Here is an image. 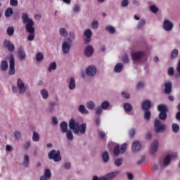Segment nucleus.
Returning a JSON list of instances; mask_svg holds the SVG:
<instances>
[{"instance_id": "f257e3e1", "label": "nucleus", "mask_w": 180, "mask_h": 180, "mask_svg": "<svg viewBox=\"0 0 180 180\" xmlns=\"http://www.w3.org/2000/svg\"><path fill=\"white\" fill-rule=\"evenodd\" d=\"M176 157H178V153H173L159 159L158 163L153 165V171L155 172L157 171H162V169H165V168H167V167L171 164L172 160L176 158Z\"/></svg>"}, {"instance_id": "f03ea898", "label": "nucleus", "mask_w": 180, "mask_h": 180, "mask_svg": "<svg viewBox=\"0 0 180 180\" xmlns=\"http://www.w3.org/2000/svg\"><path fill=\"white\" fill-rule=\"evenodd\" d=\"M69 127L70 130H72L74 134L79 136H84L86 133V124L82 123L81 124L78 121H76L73 118L70 119L69 121Z\"/></svg>"}, {"instance_id": "7ed1b4c3", "label": "nucleus", "mask_w": 180, "mask_h": 180, "mask_svg": "<svg viewBox=\"0 0 180 180\" xmlns=\"http://www.w3.org/2000/svg\"><path fill=\"white\" fill-rule=\"evenodd\" d=\"M131 58L134 65H140L147 61V55L143 51H136L131 53Z\"/></svg>"}, {"instance_id": "20e7f679", "label": "nucleus", "mask_w": 180, "mask_h": 180, "mask_svg": "<svg viewBox=\"0 0 180 180\" xmlns=\"http://www.w3.org/2000/svg\"><path fill=\"white\" fill-rule=\"evenodd\" d=\"M22 23L25 25L26 30H32L34 29V21L32 19L28 13H23L22 14Z\"/></svg>"}, {"instance_id": "39448f33", "label": "nucleus", "mask_w": 180, "mask_h": 180, "mask_svg": "<svg viewBox=\"0 0 180 180\" xmlns=\"http://www.w3.org/2000/svg\"><path fill=\"white\" fill-rule=\"evenodd\" d=\"M120 174V172H114L108 173L107 174L102 176H94L92 177V180H112L117 176Z\"/></svg>"}, {"instance_id": "423d86ee", "label": "nucleus", "mask_w": 180, "mask_h": 180, "mask_svg": "<svg viewBox=\"0 0 180 180\" xmlns=\"http://www.w3.org/2000/svg\"><path fill=\"white\" fill-rule=\"evenodd\" d=\"M48 157L49 160H53L54 162H60V161L62 160L60 150H52L49 153Z\"/></svg>"}, {"instance_id": "0eeeda50", "label": "nucleus", "mask_w": 180, "mask_h": 180, "mask_svg": "<svg viewBox=\"0 0 180 180\" xmlns=\"http://www.w3.org/2000/svg\"><path fill=\"white\" fill-rule=\"evenodd\" d=\"M127 150V143H123L121 147L119 146V145H115L114 148V155L115 157H117L120 154H124L126 153V150Z\"/></svg>"}, {"instance_id": "6e6552de", "label": "nucleus", "mask_w": 180, "mask_h": 180, "mask_svg": "<svg viewBox=\"0 0 180 180\" xmlns=\"http://www.w3.org/2000/svg\"><path fill=\"white\" fill-rule=\"evenodd\" d=\"M158 110L160 112L159 117L162 120L167 119V112H168V108L164 104L158 105Z\"/></svg>"}, {"instance_id": "1a4fd4ad", "label": "nucleus", "mask_w": 180, "mask_h": 180, "mask_svg": "<svg viewBox=\"0 0 180 180\" xmlns=\"http://www.w3.org/2000/svg\"><path fill=\"white\" fill-rule=\"evenodd\" d=\"M154 129L155 133H163V131H165L167 126H165V124L161 123V121L159 120H155L154 123Z\"/></svg>"}, {"instance_id": "9d476101", "label": "nucleus", "mask_w": 180, "mask_h": 180, "mask_svg": "<svg viewBox=\"0 0 180 180\" xmlns=\"http://www.w3.org/2000/svg\"><path fill=\"white\" fill-rule=\"evenodd\" d=\"M159 146H160V141H158V140H155L152 142L149 149V153L152 157H154V155L157 154V152L158 151Z\"/></svg>"}, {"instance_id": "9b49d317", "label": "nucleus", "mask_w": 180, "mask_h": 180, "mask_svg": "<svg viewBox=\"0 0 180 180\" xmlns=\"http://www.w3.org/2000/svg\"><path fill=\"white\" fill-rule=\"evenodd\" d=\"M162 28L165 32H172L174 22L168 19H165L162 22Z\"/></svg>"}, {"instance_id": "f8f14e48", "label": "nucleus", "mask_w": 180, "mask_h": 180, "mask_svg": "<svg viewBox=\"0 0 180 180\" xmlns=\"http://www.w3.org/2000/svg\"><path fill=\"white\" fill-rule=\"evenodd\" d=\"M97 72L98 69L96 68V66L94 65H89L86 68V75L90 78L95 77Z\"/></svg>"}, {"instance_id": "ddd939ff", "label": "nucleus", "mask_w": 180, "mask_h": 180, "mask_svg": "<svg viewBox=\"0 0 180 180\" xmlns=\"http://www.w3.org/2000/svg\"><path fill=\"white\" fill-rule=\"evenodd\" d=\"M17 88L18 89V94L20 95L25 94L27 89V86L25 84V82L22 79H18L17 80Z\"/></svg>"}, {"instance_id": "4468645a", "label": "nucleus", "mask_w": 180, "mask_h": 180, "mask_svg": "<svg viewBox=\"0 0 180 180\" xmlns=\"http://www.w3.org/2000/svg\"><path fill=\"white\" fill-rule=\"evenodd\" d=\"M9 61L8 74L13 75L16 72V70L15 69V57H13V55H10Z\"/></svg>"}, {"instance_id": "2eb2a0df", "label": "nucleus", "mask_w": 180, "mask_h": 180, "mask_svg": "<svg viewBox=\"0 0 180 180\" xmlns=\"http://www.w3.org/2000/svg\"><path fill=\"white\" fill-rule=\"evenodd\" d=\"M61 49L63 54H68L70 50H71V42L67 40L63 41L61 45Z\"/></svg>"}, {"instance_id": "dca6fc26", "label": "nucleus", "mask_w": 180, "mask_h": 180, "mask_svg": "<svg viewBox=\"0 0 180 180\" xmlns=\"http://www.w3.org/2000/svg\"><path fill=\"white\" fill-rule=\"evenodd\" d=\"M84 39V44H89L91 43V37H92V30L91 29H86L84 31L83 33Z\"/></svg>"}, {"instance_id": "f3484780", "label": "nucleus", "mask_w": 180, "mask_h": 180, "mask_svg": "<svg viewBox=\"0 0 180 180\" xmlns=\"http://www.w3.org/2000/svg\"><path fill=\"white\" fill-rule=\"evenodd\" d=\"M141 142L139 141H134L131 144V151L133 153H139L141 150Z\"/></svg>"}, {"instance_id": "a211bd4d", "label": "nucleus", "mask_w": 180, "mask_h": 180, "mask_svg": "<svg viewBox=\"0 0 180 180\" xmlns=\"http://www.w3.org/2000/svg\"><path fill=\"white\" fill-rule=\"evenodd\" d=\"M94 46L91 45H88L85 49H84V54L85 57H92L94 56Z\"/></svg>"}, {"instance_id": "6ab92c4d", "label": "nucleus", "mask_w": 180, "mask_h": 180, "mask_svg": "<svg viewBox=\"0 0 180 180\" xmlns=\"http://www.w3.org/2000/svg\"><path fill=\"white\" fill-rule=\"evenodd\" d=\"M50 178H51V170L50 169H46L44 174L40 176L39 180H50Z\"/></svg>"}, {"instance_id": "aec40b11", "label": "nucleus", "mask_w": 180, "mask_h": 180, "mask_svg": "<svg viewBox=\"0 0 180 180\" xmlns=\"http://www.w3.org/2000/svg\"><path fill=\"white\" fill-rule=\"evenodd\" d=\"M68 88L70 91H74V89L77 88V84H75V78H74L73 77L69 79Z\"/></svg>"}, {"instance_id": "412c9836", "label": "nucleus", "mask_w": 180, "mask_h": 180, "mask_svg": "<svg viewBox=\"0 0 180 180\" xmlns=\"http://www.w3.org/2000/svg\"><path fill=\"white\" fill-rule=\"evenodd\" d=\"M57 70V63L56 61L51 62L48 66L47 71L48 72H53Z\"/></svg>"}, {"instance_id": "4be33fe9", "label": "nucleus", "mask_w": 180, "mask_h": 180, "mask_svg": "<svg viewBox=\"0 0 180 180\" xmlns=\"http://www.w3.org/2000/svg\"><path fill=\"white\" fill-rule=\"evenodd\" d=\"M165 94H171V91L172 89V84L170 82H165Z\"/></svg>"}, {"instance_id": "5701e85b", "label": "nucleus", "mask_w": 180, "mask_h": 180, "mask_svg": "<svg viewBox=\"0 0 180 180\" xmlns=\"http://www.w3.org/2000/svg\"><path fill=\"white\" fill-rule=\"evenodd\" d=\"M8 68H9V64L8 63V61L5 60H1L0 64V69L1 70V71H8Z\"/></svg>"}, {"instance_id": "b1692460", "label": "nucleus", "mask_w": 180, "mask_h": 180, "mask_svg": "<svg viewBox=\"0 0 180 180\" xmlns=\"http://www.w3.org/2000/svg\"><path fill=\"white\" fill-rule=\"evenodd\" d=\"M29 162H30V156L27 154L24 155L22 163L23 167L27 168V167H29Z\"/></svg>"}, {"instance_id": "393cba45", "label": "nucleus", "mask_w": 180, "mask_h": 180, "mask_svg": "<svg viewBox=\"0 0 180 180\" xmlns=\"http://www.w3.org/2000/svg\"><path fill=\"white\" fill-rule=\"evenodd\" d=\"M40 95L42 98V99H44L45 101L47 100L49 96H50L49 94V90L46 89H42L40 90Z\"/></svg>"}, {"instance_id": "a878e982", "label": "nucleus", "mask_w": 180, "mask_h": 180, "mask_svg": "<svg viewBox=\"0 0 180 180\" xmlns=\"http://www.w3.org/2000/svg\"><path fill=\"white\" fill-rule=\"evenodd\" d=\"M27 32H29V34L27 37V40L28 41H33V40H34V30H27Z\"/></svg>"}, {"instance_id": "bb28decb", "label": "nucleus", "mask_w": 180, "mask_h": 180, "mask_svg": "<svg viewBox=\"0 0 180 180\" xmlns=\"http://www.w3.org/2000/svg\"><path fill=\"white\" fill-rule=\"evenodd\" d=\"M18 55L20 57V60H22V61L26 59V53L25 52V50H23L22 46H20L18 49Z\"/></svg>"}, {"instance_id": "cd10ccee", "label": "nucleus", "mask_w": 180, "mask_h": 180, "mask_svg": "<svg viewBox=\"0 0 180 180\" xmlns=\"http://www.w3.org/2000/svg\"><path fill=\"white\" fill-rule=\"evenodd\" d=\"M60 127L62 133H65L68 131V123L67 122H65V121L62 122L60 124Z\"/></svg>"}, {"instance_id": "c85d7f7f", "label": "nucleus", "mask_w": 180, "mask_h": 180, "mask_svg": "<svg viewBox=\"0 0 180 180\" xmlns=\"http://www.w3.org/2000/svg\"><path fill=\"white\" fill-rule=\"evenodd\" d=\"M86 107L89 110H94V109H95V108L96 107V105L93 101H88L86 103Z\"/></svg>"}, {"instance_id": "c756f323", "label": "nucleus", "mask_w": 180, "mask_h": 180, "mask_svg": "<svg viewBox=\"0 0 180 180\" xmlns=\"http://www.w3.org/2000/svg\"><path fill=\"white\" fill-rule=\"evenodd\" d=\"M141 106L143 110H148V109L151 108V102L148 100H146L143 103H142Z\"/></svg>"}, {"instance_id": "7c9ffc66", "label": "nucleus", "mask_w": 180, "mask_h": 180, "mask_svg": "<svg viewBox=\"0 0 180 180\" xmlns=\"http://www.w3.org/2000/svg\"><path fill=\"white\" fill-rule=\"evenodd\" d=\"M59 35L61 37H67V36H68V31H67V29L64 28V27H60L59 29Z\"/></svg>"}, {"instance_id": "2f4dec72", "label": "nucleus", "mask_w": 180, "mask_h": 180, "mask_svg": "<svg viewBox=\"0 0 180 180\" xmlns=\"http://www.w3.org/2000/svg\"><path fill=\"white\" fill-rule=\"evenodd\" d=\"M65 133H66L65 136L68 141H72L74 140V134H72V131L71 130H68Z\"/></svg>"}, {"instance_id": "473e14b6", "label": "nucleus", "mask_w": 180, "mask_h": 180, "mask_svg": "<svg viewBox=\"0 0 180 180\" xmlns=\"http://www.w3.org/2000/svg\"><path fill=\"white\" fill-rule=\"evenodd\" d=\"M105 30L106 32H108V33H110V34H115V33H116V28L112 25L105 26Z\"/></svg>"}, {"instance_id": "72a5a7b5", "label": "nucleus", "mask_w": 180, "mask_h": 180, "mask_svg": "<svg viewBox=\"0 0 180 180\" xmlns=\"http://www.w3.org/2000/svg\"><path fill=\"white\" fill-rule=\"evenodd\" d=\"M78 110L82 115H88V113H89V111L86 110L84 105H80L79 106Z\"/></svg>"}, {"instance_id": "f704fd0d", "label": "nucleus", "mask_w": 180, "mask_h": 180, "mask_svg": "<svg viewBox=\"0 0 180 180\" xmlns=\"http://www.w3.org/2000/svg\"><path fill=\"white\" fill-rule=\"evenodd\" d=\"M32 141H34L35 143H39L40 141V134L38 132H33Z\"/></svg>"}, {"instance_id": "c9c22d12", "label": "nucleus", "mask_w": 180, "mask_h": 180, "mask_svg": "<svg viewBox=\"0 0 180 180\" xmlns=\"http://www.w3.org/2000/svg\"><path fill=\"white\" fill-rule=\"evenodd\" d=\"M178 54H179V51H178V49H174L170 54V58L172 60H175V58H176V57H178Z\"/></svg>"}, {"instance_id": "e433bc0d", "label": "nucleus", "mask_w": 180, "mask_h": 180, "mask_svg": "<svg viewBox=\"0 0 180 180\" xmlns=\"http://www.w3.org/2000/svg\"><path fill=\"white\" fill-rule=\"evenodd\" d=\"M123 108L125 110V112H131V110H133V106L131 105V104L129 103H125L123 105Z\"/></svg>"}, {"instance_id": "4c0bfd02", "label": "nucleus", "mask_w": 180, "mask_h": 180, "mask_svg": "<svg viewBox=\"0 0 180 180\" xmlns=\"http://www.w3.org/2000/svg\"><path fill=\"white\" fill-rule=\"evenodd\" d=\"M115 72H122L123 71V64L117 63L114 68Z\"/></svg>"}, {"instance_id": "58836bf2", "label": "nucleus", "mask_w": 180, "mask_h": 180, "mask_svg": "<svg viewBox=\"0 0 180 180\" xmlns=\"http://www.w3.org/2000/svg\"><path fill=\"white\" fill-rule=\"evenodd\" d=\"M77 37L75 36V32L70 31L69 32V38L68 39V41L72 43L73 40H75Z\"/></svg>"}, {"instance_id": "ea45409f", "label": "nucleus", "mask_w": 180, "mask_h": 180, "mask_svg": "<svg viewBox=\"0 0 180 180\" xmlns=\"http://www.w3.org/2000/svg\"><path fill=\"white\" fill-rule=\"evenodd\" d=\"M144 120L148 122L151 117V111L146 110L143 115Z\"/></svg>"}, {"instance_id": "a19ab883", "label": "nucleus", "mask_w": 180, "mask_h": 180, "mask_svg": "<svg viewBox=\"0 0 180 180\" xmlns=\"http://www.w3.org/2000/svg\"><path fill=\"white\" fill-rule=\"evenodd\" d=\"M11 15H13V9L12 8H8L5 11V17L11 18Z\"/></svg>"}, {"instance_id": "79ce46f5", "label": "nucleus", "mask_w": 180, "mask_h": 180, "mask_svg": "<svg viewBox=\"0 0 180 180\" xmlns=\"http://www.w3.org/2000/svg\"><path fill=\"white\" fill-rule=\"evenodd\" d=\"M109 106H110V103H109V101H103L101 103V107L103 108V110H106L108 109V108H109Z\"/></svg>"}, {"instance_id": "37998d69", "label": "nucleus", "mask_w": 180, "mask_h": 180, "mask_svg": "<svg viewBox=\"0 0 180 180\" xmlns=\"http://www.w3.org/2000/svg\"><path fill=\"white\" fill-rule=\"evenodd\" d=\"M172 130L173 133H178L179 131V125L176 123H173L172 124Z\"/></svg>"}, {"instance_id": "c03bdc74", "label": "nucleus", "mask_w": 180, "mask_h": 180, "mask_svg": "<svg viewBox=\"0 0 180 180\" xmlns=\"http://www.w3.org/2000/svg\"><path fill=\"white\" fill-rule=\"evenodd\" d=\"M102 160L103 162H108L109 161V153L108 152L105 151L102 154Z\"/></svg>"}, {"instance_id": "a18cd8bd", "label": "nucleus", "mask_w": 180, "mask_h": 180, "mask_svg": "<svg viewBox=\"0 0 180 180\" xmlns=\"http://www.w3.org/2000/svg\"><path fill=\"white\" fill-rule=\"evenodd\" d=\"M44 58V55H43V53L38 52L36 54V60L37 61H42V60Z\"/></svg>"}, {"instance_id": "49530a36", "label": "nucleus", "mask_w": 180, "mask_h": 180, "mask_svg": "<svg viewBox=\"0 0 180 180\" xmlns=\"http://www.w3.org/2000/svg\"><path fill=\"white\" fill-rule=\"evenodd\" d=\"M146 25V20L144 19H141L140 21L139 22L137 25V28L138 29H143L144 26Z\"/></svg>"}, {"instance_id": "de8ad7c7", "label": "nucleus", "mask_w": 180, "mask_h": 180, "mask_svg": "<svg viewBox=\"0 0 180 180\" xmlns=\"http://www.w3.org/2000/svg\"><path fill=\"white\" fill-rule=\"evenodd\" d=\"M14 33H15V28L13 27H8L7 28V34L8 36H13Z\"/></svg>"}, {"instance_id": "09e8293b", "label": "nucleus", "mask_w": 180, "mask_h": 180, "mask_svg": "<svg viewBox=\"0 0 180 180\" xmlns=\"http://www.w3.org/2000/svg\"><path fill=\"white\" fill-rule=\"evenodd\" d=\"M81 11V6L79 4H75L72 8L74 13H79Z\"/></svg>"}, {"instance_id": "8fccbe9b", "label": "nucleus", "mask_w": 180, "mask_h": 180, "mask_svg": "<svg viewBox=\"0 0 180 180\" xmlns=\"http://www.w3.org/2000/svg\"><path fill=\"white\" fill-rule=\"evenodd\" d=\"M103 111V108L101 106H98L95 108V114L98 115V116H101L102 115V112Z\"/></svg>"}, {"instance_id": "3c124183", "label": "nucleus", "mask_w": 180, "mask_h": 180, "mask_svg": "<svg viewBox=\"0 0 180 180\" xmlns=\"http://www.w3.org/2000/svg\"><path fill=\"white\" fill-rule=\"evenodd\" d=\"M150 11L152 13H157V12H158V7L155 5H151L150 6Z\"/></svg>"}, {"instance_id": "603ef678", "label": "nucleus", "mask_w": 180, "mask_h": 180, "mask_svg": "<svg viewBox=\"0 0 180 180\" xmlns=\"http://www.w3.org/2000/svg\"><path fill=\"white\" fill-rule=\"evenodd\" d=\"M129 0H122L121 1V7L127 8L129 6Z\"/></svg>"}, {"instance_id": "864d4df0", "label": "nucleus", "mask_w": 180, "mask_h": 180, "mask_svg": "<svg viewBox=\"0 0 180 180\" xmlns=\"http://www.w3.org/2000/svg\"><path fill=\"white\" fill-rule=\"evenodd\" d=\"M116 167H120L123 164V158H117L115 161Z\"/></svg>"}, {"instance_id": "5fc2aeb1", "label": "nucleus", "mask_w": 180, "mask_h": 180, "mask_svg": "<svg viewBox=\"0 0 180 180\" xmlns=\"http://www.w3.org/2000/svg\"><path fill=\"white\" fill-rule=\"evenodd\" d=\"M98 26H99V22L97 20H94L91 22V28L96 30L98 29Z\"/></svg>"}, {"instance_id": "6e6d98bb", "label": "nucleus", "mask_w": 180, "mask_h": 180, "mask_svg": "<svg viewBox=\"0 0 180 180\" xmlns=\"http://www.w3.org/2000/svg\"><path fill=\"white\" fill-rule=\"evenodd\" d=\"M130 61V58L129 57V55L125 54L122 56V63H129Z\"/></svg>"}, {"instance_id": "4d7b16f0", "label": "nucleus", "mask_w": 180, "mask_h": 180, "mask_svg": "<svg viewBox=\"0 0 180 180\" xmlns=\"http://www.w3.org/2000/svg\"><path fill=\"white\" fill-rule=\"evenodd\" d=\"M98 134L101 139H105L106 137V133L102 130H98Z\"/></svg>"}, {"instance_id": "13d9d810", "label": "nucleus", "mask_w": 180, "mask_h": 180, "mask_svg": "<svg viewBox=\"0 0 180 180\" xmlns=\"http://www.w3.org/2000/svg\"><path fill=\"white\" fill-rule=\"evenodd\" d=\"M11 6L16 7L19 5V1L18 0H10Z\"/></svg>"}, {"instance_id": "bf43d9fd", "label": "nucleus", "mask_w": 180, "mask_h": 180, "mask_svg": "<svg viewBox=\"0 0 180 180\" xmlns=\"http://www.w3.org/2000/svg\"><path fill=\"white\" fill-rule=\"evenodd\" d=\"M129 137H134V135L136 134V129L132 128L129 129Z\"/></svg>"}, {"instance_id": "052dcab7", "label": "nucleus", "mask_w": 180, "mask_h": 180, "mask_svg": "<svg viewBox=\"0 0 180 180\" xmlns=\"http://www.w3.org/2000/svg\"><path fill=\"white\" fill-rule=\"evenodd\" d=\"M14 137L15 140H19L20 137H22V134H20L19 131H16L14 132Z\"/></svg>"}, {"instance_id": "680f3d73", "label": "nucleus", "mask_w": 180, "mask_h": 180, "mask_svg": "<svg viewBox=\"0 0 180 180\" xmlns=\"http://www.w3.org/2000/svg\"><path fill=\"white\" fill-rule=\"evenodd\" d=\"M174 68L170 67L168 68V70H167L168 75H169L170 77H172V75H174Z\"/></svg>"}, {"instance_id": "e2e57ef3", "label": "nucleus", "mask_w": 180, "mask_h": 180, "mask_svg": "<svg viewBox=\"0 0 180 180\" xmlns=\"http://www.w3.org/2000/svg\"><path fill=\"white\" fill-rule=\"evenodd\" d=\"M176 77H180V60L178 62L177 65H176Z\"/></svg>"}, {"instance_id": "0e129e2a", "label": "nucleus", "mask_w": 180, "mask_h": 180, "mask_svg": "<svg viewBox=\"0 0 180 180\" xmlns=\"http://www.w3.org/2000/svg\"><path fill=\"white\" fill-rule=\"evenodd\" d=\"M122 96L125 98L126 99H130V94L126 92V91H122Z\"/></svg>"}, {"instance_id": "69168bd1", "label": "nucleus", "mask_w": 180, "mask_h": 180, "mask_svg": "<svg viewBox=\"0 0 180 180\" xmlns=\"http://www.w3.org/2000/svg\"><path fill=\"white\" fill-rule=\"evenodd\" d=\"M31 145H32V143L30 142V141H27L24 145L25 150H28V148L30 147Z\"/></svg>"}, {"instance_id": "338daca9", "label": "nucleus", "mask_w": 180, "mask_h": 180, "mask_svg": "<svg viewBox=\"0 0 180 180\" xmlns=\"http://www.w3.org/2000/svg\"><path fill=\"white\" fill-rule=\"evenodd\" d=\"M136 88H137V89H141L144 88V83L139 82L136 85Z\"/></svg>"}, {"instance_id": "774afa93", "label": "nucleus", "mask_w": 180, "mask_h": 180, "mask_svg": "<svg viewBox=\"0 0 180 180\" xmlns=\"http://www.w3.org/2000/svg\"><path fill=\"white\" fill-rule=\"evenodd\" d=\"M64 168L67 170L71 169V164L70 162L65 163Z\"/></svg>"}]
</instances>
